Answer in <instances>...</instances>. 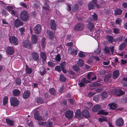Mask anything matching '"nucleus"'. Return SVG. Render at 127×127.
Here are the masks:
<instances>
[{
	"instance_id": "obj_42",
	"label": "nucleus",
	"mask_w": 127,
	"mask_h": 127,
	"mask_svg": "<svg viewBox=\"0 0 127 127\" xmlns=\"http://www.w3.org/2000/svg\"><path fill=\"white\" fill-rule=\"evenodd\" d=\"M46 127H52L53 123L50 121H48L46 122Z\"/></svg>"
},
{
	"instance_id": "obj_36",
	"label": "nucleus",
	"mask_w": 127,
	"mask_h": 127,
	"mask_svg": "<svg viewBox=\"0 0 127 127\" xmlns=\"http://www.w3.org/2000/svg\"><path fill=\"white\" fill-rule=\"evenodd\" d=\"M126 44L124 42L122 43L119 46V49L120 50H122L126 46Z\"/></svg>"
},
{
	"instance_id": "obj_23",
	"label": "nucleus",
	"mask_w": 127,
	"mask_h": 127,
	"mask_svg": "<svg viewBox=\"0 0 127 127\" xmlns=\"http://www.w3.org/2000/svg\"><path fill=\"white\" fill-rule=\"evenodd\" d=\"M82 115L87 118L89 117L90 114L88 111L87 110H84L83 111L82 113Z\"/></svg>"
},
{
	"instance_id": "obj_32",
	"label": "nucleus",
	"mask_w": 127,
	"mask_h": 127,
	"mask_svg": "<svg viewBox=\"0 0 127 127\" xmlns=\"http://www.w3.org/2000/svg\"><path fill=\"white\" fill-rule=\"evenodd\" d=\"M109 105L110 108L112 110L115 109L117 108V105L113 103L109 104Z\"/></svg>"
},
{
	"instance_id": "obj_33",
	"label": "nucleus",
	"mask_w": 127,
	"mask_h": 127,
	"mask_svg": "<svg viewBox=\"0 0 127 127\" xmlns=\"http://www.w3.org/2000/svg\"><path fill=\"white\" fill-rule=\"evenodd\" d=\"M8 98L7 96L4 97L3 99V105L4 106L6 105L7 104Z\"/></svg>"
},
{
	"instance_id": "obj_19",
	"label": "nucleus",
	"mask_w": 127,
	"mask_h": 127,
	"mask_svg": "<svg viewBox=\"0 0 127 127\" xmlns=\"http://www.w3.org/2000/svg\"><path fill=\"white\" fill-rule=\"evenodd\" d=\"M40 58L42 59V61L44 63V62H45L47 59L46 55V54L43 52H42L40 54Z\"/></svg>"
},
{
	"instance_id": "obj_5",
	"label": "nucleus",
	"mask_w": 127,
	"mask_h": 127,
	"mask_svg": "<svg viewBox=\"0 0 127 127\" xmlns=\"http://www.w3.org/2000/svg\"><path fill=\"white\" fill-rule=\"evenodd\" d=\"M112 93L113 95H116L118 96H119L124 94L125 92L121 89H117L116 88L113 89L112 91Z\"/></svg>"
},
{
	"instance_id": "obj_57",
	"label": "nucleus",
	"mask_w": 127,
	"mask_h": 127,
	"mask_svg": "<svg viewBox=\"0 0 127 127\" xmlns=\"http://www.w3.org/2000/svg\"><path fill=\"white\" fill-rule=\"evenodd\" d=\"M104 50L105 53L106 54H108L110 53L109 49L107 47H105Z\"/></svg>"
},
{
	"instance_id": "obj_56",
	"label": "nucleus",
	"mask_w": 127,
	"mask_h": 127,
	"mask_svg": "<svg viewBox=\"0 0 127 127\" xmlns=\"http://www.w3.org/2000/svg\"><path fill=\"white\" fill-rule=\"evenodd\" d=\"M98 120L99 122H102L103 121H107L106 118V117L103 118H99L98 119Z\"/></svg>"
},
{
	"instance_id": "obj_37",
	"label": "nucleus",
	"mask_w": 127,
	"mask_h": 127,
	"mask_svg": "<svg viewBox=\"0 0 127 127\" xmlns=\"http://www.w3.org/2000/svg\"><path fill=\"white\" fill-rule=\"evenodd\" d=\"M107 40L110 43H112L113 42V36L110 35H107L106 37Z\"/></svg>"
},
{
	"instance_id": "obj_43",
	"label": "nucleus",
	"mask_w": 127,
	"mask_h": 127,
	"mask_svg": "<svg viewBox=\"0 0 127 127\" xmlns=\"http://www.w3.org/2000/svg\"><path fill=\"white\" fill-rule=\"evenodd\" d=\"M79 7L78 5L77 4H74L73 5V7L72 8V10L73 12H75L78 9Z\"/></svg>"
},
{
	"instance_id": "obj_39",
	"label": "nucleus",
	"mask_w": 127,
	"mask_h": 127,
	"mask_svg": "<svg viewBox=\"0 0 127 127\" xmlns=\"http://www.w3.org/2000/svg\"><path fill=\"white\" fill-rule=\"evenodd\" d=\"M77 64L79 66L82 67L83 66L84 64V62L81 59H79L78 62L77 63Z\"/></svg>"
},
{
	"instance_id": "obj_50",
	"label": "nucleus",
	"mask_w": 127,
	"mask_h": 127,
	"mask_svg": "<svg viewBox=\"0 0 127 127\" xmlns=\"http://www.w3.org/2000/svg\"><path fill=\"white\" fill-rule=\"evenodd\" d=\"M123 39V36H120L119 37L115 39H114V41H115L119 42L122 41Z\"/></svg>"
},
{
	"instance_id": "obj_22",
	"label": "nucleus",
	"mask_w": 127,
	"mask_h": 127,
	"mask_svg": "<svg viewBox=\"0 0 127 127\" xmlns=\"http://www.w3.org/2000/svg\"><path fill=\"white\" fill-rule=\"evenodd\" d=\"M37 37L36 35L33 34L32 36V44H35L37 41Z\"/></svg>"
},
{
	"instance_id": "obj_4",
	"label": "nucleus",
	"mask_w": 127,
	"mask_h": 127,
	"mask_svg": "<svg viewBox=\"0 0 127 127\" xmlns=\"http://www.w3.org/2000/svg\"><path fill=\"white\" fill-rule=\"evenodd\" d=\"M10 102L11 105L13 107L17 106L19 103V101L17 98L14 97L10 98Z\"/></svg>"
},
{
	"instance_id": "obj_6",
	"label": "nucleus",
	"mask_w": 127,
	"mask_h": 127,
	"mask_svg": "<svg viewBox=\"0 0 127 127\" xmlns=\"http://www.w3.org/2000/svg\"><path fill=\"white\" fill-rule=\"evenodd\" d=\"M23 45L24 47L29 49H31L32 47L31 41L28 40H23Z\"/></svg>"
},
{
	"instance_id": "obj_21",
	"label": "nucleus",
	"mask_w": 127,
	"mask_h": 127,
	"mask_svg": "<svg viewBox=\"0 0 127 127\" xmlns=\"http://www.w3.org/2000/svg\"><path fill=\"white\" fill-rule=\"evenodd\" d=\"M13 95L15 96H18L20 95L21 92L18 89H15L12 91Z\"/></svg>"
},
{
	"instance_id": "obj_29",
	"label": "nucleus",
	"mask_w": 127,
	"mask_h": 127,
	"mask_svg": "<svg viewBox=\"0 0 127 127\" xmlns=\"http://www.w3.org/2000/svg\"><path fill=\"white\" fill-rule=\"evenodd\" d=\"M49 93L53 95H55L56 94V91L55 89L54 88H52L49 90Z\"/></svg>"
},
{
	"instance_id": "obj_58",
	"label": "nucleus",
	"mask_w": 127,
	"mask_h": 127,
	"mask_svg": "<svg viewBox=\"0 0 127 127\" xmlns=\"http://www.w3.org/2000/svg\"><path fill=\"white\" fill-rule=\"evenodd\" d=\"M61 104L64 106H66L67 105V101L64 99H63L62 101Z\"/></svg>"
},
{
	"instance_id": "obj_40",
	"label": "nucleus",
	"mask_w": 127,
	"mask_h": 127,
	"mask_svg": "<svg viewBox=\"0 0 127 127\" xmlns=\"http://www.w3.org/2000/svg\"><path fill=\"white\" fill-rule=\"evenodd\" d=\"M36 101L38 103H42L44 102V99L40 97L37 98Z\"/></svg>"
},
{
	"instance_id": "obj_7",
	"label": "nucleus",
	"mask_w": 127,
	"mask_h": 127,
	"mask_svg": "<svg viewBox=\"0 0 127 127\" xmlns=\"http://www.w3.org/2000/svg\"><path fill=\"white\" fill-rule=\"evenodd\" d=\"M97 2L96 0H93L89 2L88 5L89 10L94 9L95 7Z\"/></svg>"
},
{
	"instance_id": "obj_52",
	"label": "nucleus",
	"mask_w": 127,
	"mask_h": 127,
	"mask_svg": "<svg viewBox=\"0 0 127 127\" xmlns=\"http://www.w3.org/2000/svg\"><path fill=\"white\" fill-rule=\"evenodd\" d=\"M93 19L94 20L96 21L98 19V17L97 15L95 13H94V14L92 15Z\"/></svg>"
},
{
	"instance_id": "obj_55",
	"label": "nucleus",
	"mask_w": 127,
	"mask_h": 127,
	"mask_svg": "<svg viewBox=\"0 0 127 127\" xmlns=\"http://www.w3.org/2000/svg\"><path fill=\"white\" fill-rule=\"evenodd\" d=\"M48 65L51 67H54L55 65V64L54 63L51 62H48L47 63Z\"/></svg>"
},
{
	"instance_id": "obj_34",
	"label": "nucleus",
	"mask_w": 127,
	"mask_h": 127,
	"mask_svg": "<svg viewBox=\"0 0 127 127\" xmlns=\"http://www.w3.org/2000/svg\"><path fill=\"white\" fill-rule=\"evenodd\" d=\"M5 121L8 125L10 126H12L13 124V121L10 120L9 118L6 119Z\"/></svg>"
},
{
	"instance_id": "obj_59",
	"label": "nucleus",
	"mask_w": 127,
	"mask_h": 127,
	"mask_svg": "<svg viewBox=\"0 0 127 127\" xmlns=\"http://www.w3.org/2000/svg\"><path fill=\"white\" fill-rule=\"evenodd\" d=\"M45 6L43 7L44 9L45 10L49 11L50 9L49 5L46 4H45Z\"/></svg>"
},
{
	"instance_id": "obj_9",
	"label": "nucleus",
	"mask_w": 127,
	"mask_h": 127,
	"mask_svg": "<svg viewBox=\"0 0 127 127\" xmlns=\"http://www.w3.org/2000/svg\"><path fill=\"white\" fill-rule=\"evenodd\" d=\"M31 55L32 59L35 61L38 62L39 60V56L37 53L35 52H32Z\"/></svg>"
},
{
	"instance_id": "obj_18",
	"label": "nucleus",
	"mask_w": 127,
	"mask_h": 127,
	"mask_svg": "<svg viewBox=\"0 0 127 127\" xmlns=\"http://www.w3.org/2000/svg\"><path fill=\"white\" fill-rule=\"evenodd\" d=\"M51 28L52 30L54 31L56 29V24L54 20H52L50 22V24Z\"/></svg>"
},
{
	"instance_id": "obj_3",
	"label": "nucleus",
	"mask_w": 127,
	"mask_h": 127,
	"mask_svg": "<svg viewBox=\"0 0 127 127\" xmlns=\"http://www.w3.org/2000/svg\"><path fill=\"white\" fill-rule=\"evenodd\" d=\"M84 24L83 23H78L74 26V30L76 31H82L84 29Z\"/></svg>"
},
{
	"instance_id": "obj_48",
	"label": "nucleus",
	"mask_w": 127,
	"mask_h": 127,
	"mask_svg": "<svg viewBox=\"0 0 127 127\" xmlns=\"http://www.w3.org/2000/svg\"><path fill=\"white\" fill-rule=\"evenodd\" d=\"M107 95V93L106 92H102L101 94V98L102 99H104L106 98Z\"/></svg>"
},
{
	"instance_id": "obj_41",
	"label": "nucleus",
	"mask_w": 127,
	"mask_h": 127,
	"mask_svg": "<svg viewBox=\"0 0 127 127\" xmlns=\"http://www.w3.org/2000/svg\"><path fill=\"white\" fill-rule=\"evenodd\" d=\"M46 38L43 37L41 40V46L42 47L44 48L46 45Z\"/></svg>"
},
{
	"instance_id": "obj_10",
	"label": "nucleus",
	"mask_w": 127,
	"mask_h": 127,
	"mask_svg": "<svg viewBox=\"0 0 127 127\" xmlns=\"http://www.w3.org/2000/svg\"><path fill=\"white\" fill-rule=\"evenodd\" d=\"M14 23L15 26L17 28H18L20 26H22L23 25V22L18 19H16L15 20Z\"/></svg>"
},
{
	"instance_id": "obj_44",
	"label": "nucleus",
	"mask_w": 127,
	"mask_h": 127,
	"mask_svg": "<svg viewBox=\"0 0 127 127\" xmlns=\"http://www.w3.org/2000/svg\"><path fill=\"white\" fill-rule=\"evenodd\" d=\"M111 76L109 74L106 75L104 78V81L105 82H108L109 78H110Z\"/></svg>"
},
{
	"instance_id": "obj_15",
	"label": "nucleus",
	"mask_w": 127,
	"mask_h": 127,
	"mask_svg": "<svg viewBox=\"0 0 127 127\" xmlns=\"http://www.w3.org/2000/svg\"><path fill=\"white\" fill-rule=\"evenodd\" d=\"M47 34L50 39L52 40L53 39L55 36L52 32L48 30L47 31Z\"/></svg>"
},
{
	"instance_id": "obj_47",
	"label": "nucleus",
	"mask_w": 127,
	"mask_h": 127,
	"mask_svg": "<svg viewBox=\"0 0 127 127\" xmlns=\"http://www.w3.org/2000/svg\"><path fill=\"white\" fill-rule=\"evenodd\" d=\"M124 82L123 83L124 87H127V78L124 77L123 79Z\"/></svg>"
},
{
	"instance_id": "obj_25",
	"label": "nucleus",
	"mask_w": 127,
	"mask_h": 127,
	"mask_svg": "<svg viewBox=\"0 0 127 127\" xmlns=\"http://www.w3.org/2000/svg\"><path fill=\"white\" fill-rule=\"evenodd\" d=\"M25 71L26 74H30L32 73L33 69L29 68L27 65L26 64V65Z\"/></svg>"
},
{
	"instance_id": "obj_62",
	"label": "nucleus",
	"mask_w": 127,
	"mask_h": 127,
	"mask_svg": "<svg viewBox=\"0 0 127 127\" xmlns=\"http://www.w3.org/2000/svg\"><path fill=\"white\" fill-rule=\"evenodd\" d=\"M101 85V84L100 83H94L91 86L92 87H97Z\"/></svg>"
},
{
	"instance_id": "obj_20",
	"label": "nucleus",
	"mask_w": 127,
	"mask_h": 127,
	"mask_svg": "<svg viewBox=\"0 0 127 127\" xmlns=\"http://www.w3.org/2000/svg\"><path fill=\"white\" fill-rule=\"evenodd\" d=\"M30 91L29 90L26 91L23 93V97L24 99L28 98L30 96Z\"/></svg>"
},
{
	"instance_id": "obj_2",
	"label": "nucleus",
	"mask_w": 127,
	"mask_h": 127,
	"mask_svg": "<svg viewBox=\"0 0 127 127\" xmlns=\"http://www.w3.org/2000/svg\"><path fill=\"white\" fill-rule=\"evenodd\" d=\"M20 17L22 20L26 21L29 20L30 18L29 14L27 11L23 10L20 13Z\"/></svg>"
},
{
	"instance_id": "obj_31",
	"label": "nucleus",
	"mask_w": 127,
	"mask_h": 127,
	"mask_svg": "<svg viewBox=\"0 0 127 127\" xmlns=\"http://www.w3.org/2000/svg\"><path fill=\"white\" fill-rule=\"evenodd\" d=\"M15 81L17 85L20 86L21 84V79L19 77L16 78Z\"/></svg>"
},
{
	"instance_id": "obj_16",
	"label": "nucleus",
	"mask_w": 127,
	"mask_h": 127,
	"mask_svg": "<svg viewBox=\"0 0 127 127\" xmlns=\"http://www.w3.org/2000/svg\"><path fill=\"white\" fill-rule=\"evenodd\" d=\"M88 83V81L86 80L85 78H83L81 80V82L79 84V86L80 87H82Z\"/></svg>"
},
{
	"instance_id": "obj_54",
	"label": "nucleus",
	"mask_w": 127,
	"mask_h": 127,
	"mask_svg": "<svg viewBox=\"0 0 127 127\" xmlns=\"http://www.w3.org/2000/svg\"><path fill=\"white\" fill-rule=\"evenodd\" d=\"M78 55L79 57L81 58H84L85 56V54L82 51H80L79 52L78 54Z\"/></svg>"
},
{
	"instance_id": "obj_26",
	"label": "nucleus",
	"mask_w": 127,
	"mask_h": 127,
	"mask_svg": "<svg viewBox=\"0 0 127 127\" xmlns=\"http://www.w3.org/2000/svg\"><path fill=\"white\" fill-rule=\"evenodd\" d=\"M47 69L43 67H41L40 68V73L42 76H43L46 73Z\"/></svg>"
},
{
	"instance_id": "obj_1",
	"label": "nucleus",
	"mask_w": 127,
	"mask_h": 127,
	"mask_svg": "<svg viewBox=\"0 0 127 127\" xmlns=\"http://www.w3.org/2000/svg\"><path fill=\"white\" fill-rule=\"evenodd\" d=\"M102 108V107L100 104H97L94 106L92 109V111L94 112H98L97 114H101L107 115L108 114V113L104 111L103 110H100Z\"/></svg>"
},
{
	"instance_id": "obj_14",
	"label": "nucleus",
	"mask_w": 127,
	"mask_h": 127,
	"mask_svg": "<svg viewBox=\"0 0 127 127\" xmlns=\"http://www.w3.org/2000/svg\"><path fill=\"white\" fill-rule=\"evenodd\" d=\"M41 30V26L39 24H37L34 27V30L35 33L37 34L40 32Z\"/></svg>"
},
{
	"instance_id": "obj_61",
	"label": "nucleus",
	"mask_w": 127,
	"mask_h": 127,
	"mask_svg": "<svg viewBox=\"0 0 127 127\" xmlns=\"http://www.w3.org/2000/svg\"><path fill=\"white\" fill-rule=\"evenodd\" d=\"M55 59L57 61H60L61 59V57H60L59 54H58L55 57Z\"/></svg>"
},
{
	"instance_id": "obj_45",
	"label": "nucleus",
	"mask_w": 127,
	"mask_h": 127,
	"mask_svg": "<svg viewBox=\"0 0 127 127\" xmlns=\"http://www.w3.org/2000/svg\"><path fill=\"white\" fill-rule=\"evenodd\" d=\"M72 68L76 72H78L80 70V68L76 64L73 65L72 67Z\"/></svg>"
},
{
	"instance_id": "obj_27",
	"label": "nucleus",
	"mask_w": 127,
	"mask_h": 127,
	"mask_svg": "<svg viewBox=\"0 0 127 127\" xmlns=\"http://www.w3.org/2000/svg\"><path fill=\"white\" fill-rule=\"evenodd\" d=\"M71 50V52L70 53L71 55H76L77 54L78 51L77 50H74V49H72L71 47H69L68 49V50Z\"/></svg>"
},
{
	"instance_id": "obj_63",
	"label": "nucleus",
	"mask_w": 127,
	"mask_h": 127,
	"mask_svg": "<svg viewBox=\"0 0 127 127\" xmlns=\"http://www.w3.org/2000/svg\"><path fill=\"white\" fill-rule=\"evenodd\" d=\"M93 98V100L95 101H97L99 99L98 96L97 95L94 96Z\"/></svg>"
},
{
	"instance_id": "obj_46",
	"label": "nucleus",
	"mask_w": 127,
	"mask_h": 127,
	"mask_svg": "<svg viewBox=\"0 0 127 127\" xmlns=\"http://www.w3.org/2000/svg\"><path fill=\"white\" fill-rule=\"evenodd\" d=\"M122 22V20L120 18H118L115 21V23L117 25H120L121 24Z\"/></svg>"
},
{
	"instance_id": "obj_28",
	"label": "nucleus",
	"mask_w": 127,
	"mask_h": 127,
	"mask_svg": "<svg viewBox=\"0 0 127 127\" xmlns=\"http://www.w3.org/2000/svg\"><path fill=\"white\" fill-rule=\"evenodd\" d=\"M123 12L122 10L121 9L119 8H117L114 11V13L115 15H120Z\"/></svg>"
},
{
	"instance_id": "obj_8",
	"label": "nucleus",
	"mask_w": 127,
	"mask_h": 127,
	"mask_svg": "<svg viewBox=\"0 0 127 127\" xmlns=\"http://www.w3.org/2000/svg\"><path fill=\"white\" fill-rule=\"evenodd\" d=\"M9 42L11 44H12L13 43L15 45H17L19 43L18 39L14 36L10 37Z\"/></svg>"
},
{
	"instance_id": "obj_24",
	"label": "nucleus",
	"mask_w": 127,
	"mask_h": 127,
	"mask_svg": "<svg viewBox=\"0 0 127 127\" xmlns=\"http://www.w3.org/2000/svg\"><path fill=\"white\" fill-rule=\"evenodd\" d=\"M119 74V71L118 70H115L113 71L112 75L113 79H116L118 76Z\"/></svg>"
},
{
	"instance_id": "obj_49",
	"label": "nucleus",
	"mask_w": 127,
	"mask_h": 127,
	"mask_svg": "<svg viewBox=\"0 0 127 127\" xmlns=\"http://www.w3.org/2000/svg\"><path fill=\"white\" fill-rule=\"evenodd\" d=\"M19 30L20 31V34L21 35L23 34L25 32V28L23 27H22L19 28Z\"/></svg>"
},
{
	"instance_id": "obj_30",
	"label": "nucleus",
	"mask_w": 127,
	"mask_h": 127,
	"mask_svg": "<svg viewBox=\"0 0 127 127\" xmlns=\"http://www.w3.org/2000/svg\"><path fill=\"white\" fill-rule=\"evenodd\" d=\"M94 26L93 23H90L88 24V27L90 31H92L94 27Z\"/></svg>"
},
{
	"instance_id": "obj_13",
	"label": "nucleus",
	"mask_w": 127,
	"mask_h": 127,
	"mask_svg": "<svg viewBox=\"0 0 127 127\" xmlns=\"http://www.w3.org/2000/svg\"><path fill=\"white\" fill-rule=\"evenodd\" d=\"M14 51V49L13 47L9 46L7 48L6 52L7 54L12 55L13 54Z\"/></svg>"
},
{
	"instance_id": "obj_12",
	"label": "nucleus",
	"mask_w": 127,
	"mask_h": 127,
	"mask_svg": "<svg viewBox=\"0 0 127 127\" xmlns=\"http://www.w3.org/2000/svg\"><path fill=\"white\" fill-rule=\"evenodd\" d=\"M124 124V121L123 119L121 118H119L115 122L116 125L118 126L121 127Z\"/></svg>"
},
{
	"instance_id": "obj_51",
	"label": "nucleus",
	"mask_w": 127,
	"mask_h": 127,
	"mask_svg": "<svg viewBox=\"0 0 127 127\" xmlns=\"http://www.w3.org/2000/svg\"><path fill=\"white\" fill-rule=\"evenodd\" d=\"M55 69L58 72H60L61 71V69L60 66V65H57L55 67Z\"/></svg>"
},
{
	"instance_id": "obj_35",
	"label": "nucleus",
	"mask_w": 127,
	"mask_h": 127,
	"mask_svg": "<svg viewBox=\"0 0 127 127\" xmlns=\"http://www.w3.org/2000/svg\"><path fill=\"white\" fill-rule=\"evenodd\" d=\"M75 115L77 118H81V113L80 110L78 109L76 110Z\"/></svg>"
},
{
	"instance_id": "obj_64",
	"label": "nucleus",
	"mask_w": 127,
	"mask_h": 127,
	"mask_svg": "<svg viewBox=\"0 0 127 127\" xmlns=\"http://www.w3.org/2000/svg\"><path fill=\"white\" fill-rule=\"evenodd\" d=\"M113 29L114 32L115 33L117 34L119 33V29H117L116 28Z\"/></svg>"
},
{
	"instance_id": "obj_38",
	"label": "nucleus",
	"mask_w": 127,
	"mask_h": 127,
	"mask_svg": "<svg viewBox=\"0 0 127 127\" xmlns=\"http://www.w3.org/2000/svg\"><path fill=\"white\" fill-rule=\"evenodd\" d=\"M59 80L61 81L64 82L66 80V78L63 75L61 74L60 75Z\"/></svg>"
},
{
	"instance_id": "obj_53",
	"label": "nucleus",
	"mask_w": 127,
	"mask_h": 127,
	"mask_svg": "<svg viewBox=\"0 0 127 127\" xmlns=\"http://www.w3.org/2000/svg\"><path fill=\"white\" fill-rule=\"evenodd\" d=\"M96 94V93L95 92H89L88 95L89 97H91Z\"/></svg>"
},
{
	"instance_id": "obj_17",
	"label": "nucleus",
	"mask_w": 127,
	"mask_h": 127,
	"mask_svg": "<svg viewBox=\"0 0 127 127\" xmlns=\"http://www.w3.org/2000/svg\"><path fill=\"white\" fill-rule=\"evenodd\" d=\"M34 117L35 119L37 120H42V117L41 116H39V113L38 111H36L34 113Z\"/></svg>"
},
{
	"instance_id": "obj_11",
	"label": "nucleus",
	"mask_w": 127,
	"mask_h": 127,
	"mask_svg": "<svg viewBox=\"0 0 127 127\" xmlns=\"http://www.w3.org/2000/svg\"><path fill=\"white\" fill-rule=\"evenodd\" d=\"M65 115L67 119L71 118L73 116V112L71 110H67L66 112Z\"/></svg>"
},
{
	"instance_id": "obj_60",
	"label": "nucleus",
	"mask_w": 127,
	"mask_h": 127,
	"mask_svg": "<svg viewBox=\"0 0 127 127\" xmlns=\"http://www.w3.org/2000/svg\"><path fill=\"white\" fill-rule=\"evenodd\" d=\"M20 5L21 6L24 7L25 8H28L29 7V6H27L25 3L23 2H21Z\"/></svg>"
}]
</instances>
